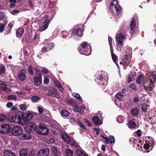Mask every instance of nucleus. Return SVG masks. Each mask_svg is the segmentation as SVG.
Masks as SVG:
<instances>
[{
	"label": "nucleus",
	"mask_w": 156,
	"mask_h": 156,
	"mask_svg": "<svg viewBox=\"0 0 156 156\" xmlns=\"http://www.w3.org/2000/svg\"><path fill=\"white\" fill-rule=\"evenodd\" d=\"M145 143L144 144V141L141 140L138 141V144H137V147L139 150L140 151L146 153L149 152L150 151H147V150L150 149L151 150L154 144V140L153 139H149L145 141Z\"/></svg>",
	"instance_id": "obj_1"
},
{
	"label": "nucleus",
	"mask_w": 156,
	"mask_h": 156,
	"mask_svg": "<svg viewBox=\"0 0 156 156\" xmlns=\"http://www.w3.org/2000/svg\"><path fill=\"white\" fill-rule=\"evenodd\" d=\"M132 51L131 49H127L126 54L122 55V61L120 64H123L126 66H128L130 62L132 55Z\"/></svg>",
	"instance_id": "obj_2"
},
{
	"label": "nucleus",
	"mask_w": 156,
	"mask_h": 156,
	"mask_svg": "<svg viewBox=\"0 0 156 156\" xmlns=\"http://www.w3.org/2000/svg\"><path fill=\"white\" fill-rule=\"evenodd\" d=\"M70 144L72 147H74L76 148V153L78 156H84L86 154L80 147L76 141L71 142Z\"/></svg>",
	"instance_id": "obj_3"
},
{
	"label": "nucleus",
	"mask_w": 156,
	"mask_h": 156,
	"mask_svg": "<svg viewBox=\"0 0 156 156\" xmlns=\"http://www.w3.org/2000/svg\"><path fill=\"white\" fill-rule=\"evenodd\" d=\"M125 39V36L122 33L117 34L116 36V39L118 46H122L123 45V40Z\"/></svg>",
	"instance_id": "obj_4"
},
{
	"label": "nucleus",
	"mask_w": 156,
	"mask_h": 156,
	"mask_svg": "<svg viewBox=\"0 0 156 156\" xmlns=\"http://www.w3.org/2000/svg\"><path fill=\"white\" fill-rule=\"evenodd\" d=\"M22 128L20 126H14L12 131V133L15 136H18L22 132Z\"/></svg>",
	"instance_id": "obj_5"
},
{
	"label": "nucleus",
	"mask_w": 156,
	"mask_h": 156,
	"mask_svg": "<svg viewBox=\"0 0 156 156\" xmlns=\"http://www.w3.org/2000/svg\"><path fill=\"white\" fill-rule=\"evenodd\" d=\"M10 129V127L9 125L5 124L2 125L0 127V132L3 134L7 133Z\"/></svg>",
	"instance_id": "obj_6"
},
{
	"label": "nucleus",
	"mask_w": 156,
	"mask_h": 156,
	"mask_svg": "<svg viewBox=\"0 0 156 156\" xmlns=\"http://www.w3.org/2000/svg\"><path fill=\"white\" fill-rule=\"evenodd\" d=\"M50 23L49 19H47L43 23L42 26L40 27L39 30L40 31H43L46 30L48 27L49 24Z\"/></svg>",
	"instance_id": "obj_7"
},
{
	"label": "nucleus",
	"mask_w": 156,
	"mask_h": 156,
	"mask_svg": "<svg viewBox=\"0 0 156 156\" xmlns=\"http://www.w3.org/2000/svg\"><path fill=\"white\" fill-rule=\"evenodd\" d=\"M35 126V124L34 122H30L25 128V129L26 131L30 132L34 130Z\"/></svg>",
	"instance_id": "obj_8"
},
{
	"label": "nucleus",
	"mask_w": 156,
	"mask_h": 156,
	"mask_svg": "<svg viewBox=\"0 0 156 156\" xmlns=\"http://www.w3.org/2000/svg\"><path fill=\"white\" fill-rule=\"evenodd\" d=\"M72 34L73 35H77L78 36H81L83 34V30L80 28L73 29L72 30Z\"/></svg>",
	"instance_id": "obj_9"
},
{
	"label": "nucleus",
	"mask_w": 156,
	"mask_h": 156,
	"mask_svg": "<svg viewBox=\"0 0 156 156\" xmlns=\"http://www.w3.org/2000/svg\"><path fill=\"white\" fill-rule=\"evenodd\" d=\"M147 83H148L147 82H145L144 83V87L145 90L146 91H150L152 90L154 87L153 83H149L147 85Z\"/></svg>",
	"instance_id": "obj_10"
},
{
	"label": "nucleus",
	"mask_w": 156,
	"mask_h": 156,
	"mask_svg": "<svg viewBox=\"0 0 156 156\" xmlns=\"http://www.w3.org/2000/svg\"><path fill=\"white\" fill-rule=\"evenodd\" d=\"M49 154V151L48 149L40 150L37 153L38 156H47Z\"/></svg>",
	"instance_id": "obj_11"
},
{
	"label": "nucleus",
	"mask_w": 156,
	"mask_h": 156,
	"mask_svg": "<svg viewBox=\"0 0 156 156\" xmlns=\"http://www.w3.org/2000/svg\"><path fill=\"white\" fill-rule=\"evenodd\" d=\"M93 122L96 125L100 126L102 124V122L98 116H95L92 118Z\"/></svg>",
	"instance_id": "obj_12"
},
{
	"label": "nucleus",
	"mask_w": 156,
	"mask_h": 156,
	"mask_svg": "<svg viewBox=\"0 0 156 156\" xmlns=\"http://www.w3.org/2000/svg\"><path fill=\"white\" fill-rule=\"evenodd\" d=\"M62 138L66 141L68 142V144H70V143L72 141H75L74 140H71L69 135L67 133H64L62 134Z\"/></svg>",
	"instance_id": "obj_13"
},
{
	"label": "nucleus",
	"mask_w": 156,
	"mask_h": 156,
	"mask_svg": "<svg viewBox=\"0 0 156 156\" xmlns=\"http://www.w3.org/2000/svg\"><path fill=\"white\" fill-rule=\"evenodd\" d=\"M136 73L134 71H132L130 74L129 75L128 77L127 81L128 83L130 82L135 80L136 77Z\"/></svg>",
	"instance_id": "obj_14"
},
{
	"label": "nucleus",
	"mask_w": 156,
	"mask_h": 156,
	"mask_svg": "<svg viewBox=\"0 0 156 156\" xmlns=\"http://www.w3.org/2000/svg\"><path fill=\"white\" fill-rule=\"evenodd\" d=\"M23 71L20 72L18 74V77L21 81H24L27 79L26 75L25 72H23Z\"/></svg>",
	"instance_id": "obj_15"
},
{
	"label": "nucleus",
	"mask_w": 156,
	"mask_h": 156,
	"mask_svg": "<svg viewBox=\"0 0 156 156\" xmlns=\"http://www.w3.org/2000/svg\"><path fill=\"white\" fill-rule=\"evenodd\" d=\"M19 138L21 140H28L31 138V134H26L22 133H21L18 136Z\"/></svg>",
	"instance_id": "obj_16"
},
{
	"label": "nucleus",
	"mask_w": 156,
	"mask_h": 156,
	"mask_svg": "<svg viewBox=\"0 0 156 156\" xmlns=\"http://www.w3.org/2000/svg\"><path fill=\"white\" fill-rule=\"evenodd\" d=\"M40 127L41 128L40 134L46 135L49 132L48 130L45 125L42 124L40 125Z\"/></svg>",
	"instance_id": "obj_17"
},
{
	"label": "nucleus",
	"mask_w": 156,
	"mask_h": 156,
	"mask_svg": "<svg viewBox=\"0 0 156 156\" xmlns=\"http://www.w3.org/2000/svg\"><path fill=\"white\" fill-rule=\"evenodd\" d=\"M80 53L87 56L89 55L91 53V49H79Z\"/></svg>",
	"instance_id": "obj_18"
},
{
	"label": "nucleus",
	"mask_w": 156,
	"mask_h": 156,
	"mask_svg": "<svg viewBox=\"0 0 156 156\" xmlns=\"http://www.w3.org/2000/svg\"><path fill=\"white\" fill-rule=\"evenodd\" d=\"M21 117L22 116H21L20 113H16V123H18L21 125L23 124V122L22 121Z\"/></svg>",
	"instance_id": "obj_19"
},
{
	"label": "nucleus",
	"mask_w": 156,
	"mask_h": 156,
	"mask_svg": "<svg viewBox=\"0 0 156 156\" xmlns=\"http://www.w3.org/2000/svg\"><path fill=\"white\" fill-rule=\"evenodd\" d=\"M118 2L115 0H113L112 1L110 4V9L111 11L112 12V13H115V11L114 10V6H116L117 5H118Z\"/></svg>",
	"instance_id": "obj_20"
},
{
	"label": "nucleus",
	"mask_w": 156,
	"mask_h": 156,
	"mask_svg": "<svg viewBox=\"0 0 156 156\" xmlns=\"http://www.w3.org/2000/svg\"><path fill=\"white\" fill-rule=\"evenodd\" d=\"M24 32V30L22 27H20L18 28L16 32V35L17 37H19V36H21L23 34Z\"/></svg>",
	"instance_id": "obj_21"
},
{
	"label": "nucleus",
	"mask_w": 156,
	"mask_h": 156,
	"mask_svg": "<svg viewBox=\"0 0 156 156\" xmlns=\"http://www.w3.org/2000/svg\"><path fill=\"white\" fill-rule=\"evenodd\" d=\"M84 109V108L82 106H76L74 107L75 111H77L80 113H82L83 112Z\"/></svg>",
	"instance_id": "obj_22"
},
{
	"label": "nucleus",
	"mask_w": 156,
	"mask_h": 156,
	"mask_svg": "<svg viewBox=\"0 0 156 156\" xmlns=\"http://www.w3.org/2000/svg\"><path fill=\"white\" fill-rule=\"evenodd\" d=\"M113 8L115 13V12L117 14H119L120 13L121 9V6L118 4L116 6H114Z\"/></svg>",
	"instance_id": "obj_23"
},
{
	"label": "nucleus",
	"mask_w": 156,
	"mask_h": 156,
	"mask_svg": "<svg viewBox=\"0 0 156 156\" xmlns=\"http://www.w3.org/2000/svg\"><path fill=\"white\" fill-rule=\"evenodd\" d=\"M20 156H27L28 154V151L26 149H22L19 152Z\"/></svg>",
	"instance_id": "obj_24"
},
{
	"label": "nucleus",
	"mask_w": 156,
	"mask_h": 156,
	"mask_svg": "<svg viewBox=\"0 0 156 156\" xmlns=\"http://www.w3.org/2000/svg\"><path fill=\"white\" fill-rule=\"evenodd\" d=\"M3 156H16L15 154L11 151L6 150L4 153Z\"/></svg>",
	"instance_id": "obj_25"
},
{
	"label": "nucleus",
	"mask_w": 156,
	"mask_h": 156,
	"mask_svg": "<svg viewBox=\"0 0 156 156\" xmlns=\"http://www.w3.org/2000/svg\"><path fill=\"white\" fill-rule=\"evenodd\" d=\"M136 26L135 20L134 18H133L130 24V30L131 31H133Z\"/></svg>",
	"instance_id": "obj_26"
},
{
	"label": "nucleus",
	"mask_w": 156,
	"mask_h": 156,
	"mask_svg": "<svg viewBox=\"0 0 156 156\" xmlns=\"http://www.w3.org/2000/svg\"><path fill=\"white\" fill-rule=\"evenodd\" d=\"M35 71L36 75L39 76L40 78V83H41L42 82V76L39 72V70L37 67H36L34 68Z\"/></svg>",
	"instance_id": "obj_27"
},
{
	"label": "nucleus",
	"mask_w": 156,
	"mask_h": 156,
	"mask_svg": "<svg viewBox=\"0 0 156 156\" xmlns=\"http://www.w3.org/2000/svg\"><path fill=\"white\" fill-rule=\"evenodd\" d=\"M111 54L112 57L113 61L115 63H116V62L118 61L117 57L113 53V49H111Z\"/></svg>",
	"instance_id": "obj_28"
},
{
	"label": "nucleus",
	"mask_w": 156,
	"mask_h": 156,
	"mask_svg": "<svg viewBox=\"0 0 156 156\" xmlns=\"http://www.w3.org/2000/svg\"><path fill=\"white\" fill-rule=\"evenodd\" d=\"M144 80V76L143 75H139L137 78V83L141 84Z\"/></svg>",
	"instance_id": "obj_29"
},
{
	"label": "nucleus",
	"mask_w": 156,
	"mask_h": 156,
	"mask_svg": "<svg viewBox=\"0 0 156 156\" xmlns=\"http://www.w3.org/2000/svg\"><path fill=\"white\" fill-rule=\"evenodd\" d=\"M16 113H15L14 115H11L9 116L8 118L9 121L12 122H14L16 123Z\"/></svg>",
	"instance_id": "obj_30"
},
{
	"label": "nucleus",
	"mask_w": 156,
	"mask_h": 156,
	"mask_svg": "<svg viewBox=\"0 0 156 156\" xmlns=\"http://www.w3.org/2000/svg\"><path fill=\"white\" fill-rule=\"evenodd\" d=\"M6 84L5 83L4 85H2L1 86V89L3 91H5L7 92H9L11 90L6 87Z\"/></svg>",
	"instance_id": "obj_31"
},
{
	"label": "nucleus",
	"mask_w": 156,
	"mask_h": 156,
	"mask_svg": "<svg viewBox=\"0 0 156 156\" xmlns=\"http://www.w3.org/2000/svg\"><path fill=\"white\" fill-rule=\"evenodd\" d=\"M21 116H22V121L26 122L29 121L27 117V114L26 113H23L22 114L20 113Z\"/></svg>",
	"instance_id": "obj_32"
},
{
	"label": "nucleus",
	"mask_w": 156,
	"mask_h": 156,
	"mask_svg": "<svg viewBox=\"0 0 156 156\" xmlns=\"http://www.w3.org/2000/svg\"><path fill=\"white\" fill-rule=\"evenodd\" d=\"M129 127L130 128H134L136 127V124L133 121L130 120L129 122Z\"/></svg>",
	"instance_id": "obj_33"
},
{
	"label": "nucleus",
	"mask_w": 156,
	"mask_h": 156,
	"mask_svg": "<svg viewBox=\"0 0 156 156\" xmlns=\"http://www.w3.org/2000/svg\"><path fill=\"white\" fill-rule=\"evenodd\" d=\"M61 114L63 117H68L69 115V112L66 110H62L61 112Z\"/></svg>",
	"instance_id": "obj_34"
},
{
	"label": "nucleus",
	"mask_w": 156,
	"mask_h": 156,
	"mask_svg": "<svg viewBox=\"0 0 156 156\" xmlns=\"http://www.w3.org/2000/svg\"><path fill=\"white\" fill-rule=\"evenodd\" d=\"M66 154V156H73V152L72 151L69 149H66L65 151Z\"/></svg>",
	"instance_id": "obj_35"
},
{
	"label": "nucleus",
	"mask_w": 156,
	"mask_h": 156,
	"mask_svg": "<svg viewBox=\"0 0 156 156\" xmlns=\"http://www.w3.org/2000/svg\"><path fill=\"white\" fill-rule=\"evenodd\" d=\"M149 107V105L145 103L142 104L141 105V108L142 111L145 112H147V109Z\"/></svg>",
	"instance_id": "obj_36"
},
{
	"label": "nucleus",
	"mask_w": 156,
	"mask_h": 156,
	"mask_svg": "<svg viewBox=\"0 0 156 156\" xmlns=\"http://www.w3.org/2000/svg\"><path fill=\"white\" fill-rule=\"evenodd\" d=\"M129 141L130 144L131 145H133V147H134L135 145H136V138H131L130 139Z\"/></svg>",
	"instance_id": "obj_37"
},
{
	"label": "nucleus",
	"mask_w": 156,
	"mask_h": 156,
	"mask_svg": "<svg viewBox=\"0 0 156 156\" xmlns=\"http://www.w3.org/2000/svg\"><path fill=\"white\" fill-rule=\"evenodd\" d=\"M54 44L53 43H50L47 44V46L46 47L43 48L42 49H47L48 48V49H51L54 47Z\"/></svg>",
	"instance_id": "obj_38"
},
{
	"label": "nucleus",
	"mask_w": 156,
	"mask_h": 156,
	"mask_svg": "<svg viewBox=\"0 0 156 156\" xmlns=\"http://www.w3.org/2000/svg\"><path fill=\"white\" fill-rule=\"evenodd\" d=\"M117 121L119 123H121L124 120V118L121 115L117 117Z\"/></svg>",
	"instance_id": "obj_39"
},
{
	"label": "nucleus",
	"mask_w": 156,
	"mask_h": 156,
	"mask_svg": "<svg viewBox=\"0 0 156 156\" xmlns=\"http://www.w3.org/2000/svg\"><path fill=\"white\" fill-rule=\"evenodd\" d=\"M116 97L119 101H121L122 99L123 95L121 93L119 92L116 94Z\"/></svg>",
	"instance_id": "obj_40"
},
{
	"label": "nucleus",
	"mask_w": 156,
	"mask_h": 156,
	"mask_svg": "<svg viewBox=\"0 0 156 156\" xmlns=\"http://www.w3.org/2000/svg\"><path fill=\"white\" fill-rule=\"evenodd\" d=\"M33 101L37 102L40 100V98L38 96H34L31 98Z\"/></svg>",
	"instance_id": "obj_41"
},
{
	"label": "nucleus",
	"mask_w": 156,
	"mask_h": 156,
	"mask_svg": "<svg viewBox=\"0 0 156 156\" xmlns=\"http://www.w3.org/2000/svg\"><path fill=\"white\" fill-rule=\"evenodd\" d=\"M51 151L52 152V155H54L57 154L58 152V151L57 148L55 147H53L51 148Z\"/></svg>",
	"instance_id": "obj_42"
},
{
	"label": "nucleus",
	"mask_w": 156,
	"mask_h": 156,
	"mask_svg": "<svg viewBox=\"0 0 156 156\" xmlns=\"http://www.w3.org/2000/svg\"><path fill=\"white\" fill-rule=\"evenodd\" d=\"M108 139L109 140L110 143L111 144L114 143L115 142V139L113 136H110Z\"/></svg>",
	"instance_id": "obj_43"
},
{
	"label": "nucleus",
	"mask_w": 156,
	"mask_h": 156,
	"mask_svg": "<svg viewBox=\"0 0 156 156\" xmlns=\"http://www.w3.org/2000/svg\"><path fill=\"white\" fill-rule=\"evenodd\" d=\"M7 98L9 100H16L17 99V97L15 95H9L7 97Z\"/></svg>",
	"instance_id": "obj_44"
},
{
	"label": "nucleus",
	"mask_w": 156,
	"mask_h": 156,
	"mask_svg": "<svg viewBox=\"0 0 156 156\" xmlns=\"http://www.w3.org/2000/svg\"><path fill=\"white\" fill-rule=\"evenodd\" d=\"M73 96H74L76 98H77V99L79 100H80L81 102L82 101V98L79 95V94H76L74 93H73Z\"/></svg>",
	"instance_id": "obj_45"
},
{
	"label": "nucleus",
	"mask_w": 156,
	"mask_h": 156,
	"mask_svg": "<svg viewBox=\"0 0 156 156\" xmlns=\"http://www.w3.org/2000/svg\"><path fill=\"white\" fill-rule=\"evenodd\" d=\"M41 128L40 127V125L39 126H35L34 130H36V132L39 134H40L41 131Z\"/></svg>",
	"instance_id": "obj_46"
},
{
	"label": "nucleus",
	"mask_w": 156,
	"mask_h": 156,
	"mask_svg": "<svg viewBox=\"0 0 156 156\" xmlns=\"http://www.w3.org/2000/svg\"><path fill=\"white\" fill-rule=\"evenodd\" d=\"M6 24V23L2 24V23H0V32H3L4 31V29L5 27Z\"/></svg>",
	"instance_id": "obj_47"
},
{
	"label": "nucleus",
	"mask_w": 156,
	"mask_h": 156,
	"mask_svg": "<svg viewBox=\"0 0 156 156\" xmlns=\"http://www.w3.org/2000/svg\"><path fill=\"white\" fill-rule=\"evenodd\" d=\"M56 91L54 90H51L49 91V92L47 93V95L49 96L54 97Z\"/></svg>",
	"instance_id": "obj_48"
},
{
	"label": "nucleus",
	"mask_w": 156,
	"mask_h": 156,
	"mask_svg": "<svg viewBox=\"0 0 156 156\" xmlns=\"http://www.w3.org/2000/svg\"><path fill=\"white\" fill-rule=\"evenodd\" d=\"M5 68L4 66L0 64V74H1L5 72Z\"/></svg>",
	"instance_id": "obj_49"
},
{
	"label": "nucleus",
	"mask_w": 156,
	"mask_h": 156,
	"mask_svg": "<svg viewBox=\"0 0 156 156\" xmlns=\"http://www.w3.org/2000/svg\"><path fill=\"white\" fill-rule=\"evenodd\" d=\"M26 114L29 120L32 118L33 117V114L29 112V111H28V112H27Z\"/></svg>",
	"instance_id": "obj_50"
},
{
	"label": "nucleus",
	"mask_w": 156,
	"mask_h": 156,
	"mask_svg": "<svg viewBox=\"0 0 156 156\" xmlns=\"http://www.w3.org/2000/svg\"><path fill=\"white\" fill-rule=\"evenodd\" d=\"M20 108L23 111H25L27 108V105L25 104H21L20 105Z\"/></svg>",
	"instance_id": "obj_51"
},
{
	"label": "nucleus",
	"mask_w": 156,
	"mask_h": 156,
	"mask_svg": "<svg viewBox=\"0 0 156 156\" xmlns=\"http://www.w3.org/2000/svg\"><path fill=\"white\" fill-rule=\"evenodd\" d=\"M34 82L35 83H37L38 82L40 83V78H38L37 77H35L34 78ZM41 83H39V84H36V86H38L39 85H40Z\"/></svg>",
	"instance_id": "obj_52"
},
{
	"label": "nucleus",
	"mask_w": 156,
	"mask_h": 156,
	"mask_svg": "<svg viewBox=\"0 0 156 156\" xmlns=\"http://www.w3.org/2000/svg\"><path fill=\"white\" fill-rule=\"evenodd\" d=\"M108 40L110 47V49H112L113 47L112 46V39L111 37L108 36Z\"/></svg>",
	"instance_id": "obj_53"
},
{
	"label": "nucleus",
	"mask_w": 156,
	"mask_h": 156,
	"mask_svg": "<svg viewBox=\"0 0 156 156\" xmlns=\"http://www.w3.org/2000/svg\"><path fill=\"white\" fill-rule=\"evenodd\" d=\"M7 119L6 116L3 115H0V121H2L6 120Z\"/></svg>",
	"instance_id": "obj_54"
},
{
	"label": "nucleus",
	"mask_w": 156,
	"mask_h": 156,
	"mask_svg": "<svg viewBox=\"0 0 156 156\" xmlns=\"http://www.w3.org/2000/svg\"><path fill=\"white\" fill-rule=\"evenodd\" d=\"M28 71L29 73L31 75H33L34 74V71L32 70V68L31 66H30L28 69Z\"/></svg>",
	"instance_id": "obj_55"
},
{
	"label": "nucleus",
	"mask_w": 156,
	"mask_h": 156,
	"mask_svg": "<svg viewBox=\"0 0 156 156\" xmlns=\"http://www.w3.org/2000/svg\"><path fill=\"white\" fill-rule=\"evenodd\" d=\"M13 24L11 23H9L8 24V26L9 27V29L8 30H7L6 32L7 34L9 33L11 30V28L12 27Z\"/></svg>",
	"instance_id": "obj_56"
},
{
	"label": "nucleus",
	"mask_w": 156,
	"mask_h": 156,
	"mask_svg": "<svg viewBox=\"0 0 156 156\" xmlns=\"http://www.w3.org/2000/svg\"><path fill=\"white\" fill-rule=\"evenodd\" d=\"M87 42L85 41L83 42L80 44L81 47L83 48H86L87 46Z\"/></svg>",
	"instance_id": "obj_57"
},
{
	"label": "nucleus",
	"mask_w": 156,
	"mask_h": 156,
	"mask_svg": "<svg viewBox=\"0 0 156 156\" xmlns=\"http://www.w3.org/2000/svg\"><path fill=\"white\" fill-rule=\"evenodd\" d=\"M100 136L102 137L103 139L105 140V142L107 144H108L109 143V141L108 138L107 137H104L103 135L102 134H101L100 135Z\"/></svg>",
	"instance_id": "obj_58"
},
{
	"label": "nucleus",
	"mask_w": 156,
	"mask_h": 156,
	"mask_svg": "<svg viewBox=\"0 0 156 156\" xmlns=\"http://www.w3.org/2000/svg\"><path fill=\"white\" fill-rule=\"evenodd\" d=\"M131 114L134 115H136V109H133L131 111Z\"/></svg>",
	"instance_id": "obj_59"
},
{
	"label": "nucleus",
	"mask_w": 156,
	"mask_h": 156,
	"mask_svg": "<svg viewBox=\"0 0 156 156\" xmlns=\"http://www.w3.org/2000/svg\"><path fill=\"white\" fill-rule=\"evenodd\" d=\"M78 123L79 124L80 127L82 129H86V126L84 125L81 123L80 122L78 121Z\"/></svg>",
	"instance_id": "obj_60"
},
{
	"label": "nucleus",
	"mask_w": 156,
	"mask_h": 156,
	"mask_svg": "<svg viewBox=\"0 0 156 156\" xmlns=\"http://www.w3.org/2000/svg\"><path fill=\"white\" fill-rule=\"evenodd\" d=\"M130 87L133 90H135L136 88V86L135 84H134L133 83H131L130 85Z\"/></svg>",
	"instance_id": "obj_61"
},
{
	"label": "nucleus",
	"mask_w": 156,
	"mask_h": 156,
	"mask_svg": "<svg viewBox=\"0 0 156 156\" xmlns=\"http://www.w3.org/2000/svg\"><path fill=\"white\" fill-rule=\"evenodd\" d=\"M44 83L45 84H48L49 82L48 78L47 77H45L44 80Z\"/></svg>",
	"instance_id": "obj_62"
},
{
	"label": "nucleus",
	"mask_w": 156,
	"mask_h": 156,
	"mask_svg": "<svg viewBox=\"0 0 156 156\" xmlns=\"http://www.w3.org/2000/svg\"><path fill=\"white\" fill-rule=\"evenodd\" d=\"M55 84L57 85V86L58 87L62 85L61 84V83L59 82V81L58 80H55Z\"/></svg>",
	"instance_id": "obj_63"
},
{
	"label": "nucleus",
	"mask_w": 156,
	"mask_h": 156,
	"mask_svg": "<svg viewBox=\"0 0 156 156\" xmlns=\"http://www.w3.org/2000/svg\"><path fill=\"white\" fill-rule=\"evenodd\" d=\"M38 111L40 113H42L44 111V110L43 109L42 107L39 106L38 107Z\"/></svg>",
	"instance_id": "obj_64"
}]
</instances>
